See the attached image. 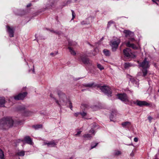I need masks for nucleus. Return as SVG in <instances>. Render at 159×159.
<instances>
[{
	"label": "nucleus",
	"mask_w": 159,
	"mask_h": 159,
	"mask_svg": "<svg viewBox=\"0 0 159 159\" xmlns=\"http://www.w3.org/2000/svg\"><path fill=\"white\" fill-rule=\"evenodd\" d=\"M81 132V131H77V133L75 134V136H79Z\"/></svg>",
	"instance_id": "obj_33"
},
{
	"label": "nucleus",
	"mask_w": 159,
	"mask_h": 159,
	"mask_svg": "<svg viewBox=\"0 0 159 159\" xmlns=\"http://www.w3.org/2000/svg\"><path fill=\"white\" fill-rule=\"evenodd\" d=\"M134 141L136 142H137L138 141V139L137 138H135L134 139Z\"/></svg>",
	"instance_id": "obj_38"
},
{
	"label": "nucleus",
	"mask_w": 159,
	"mask_h": 159,
	"mask_svg": "<svg viewBox=\"0 0 159 159\" xmlns=\"http://www.w3.org/2000/svg\"><path fill=\"white\" fill-rule=\"evenodd\" d=\"M148 120H149L150 122H151V120L152 119V117L149 116L148 117Z\"/></svg>",
	"instance_id": "obj_36"
},
{
	"label": "nucleus",
	"mask_w": 159,
	"mask_h": 159,
	"mask_svg": "<svg viewBox=\"0 0 159 159\" xmlns=\"http://www.w3.org/2000/svg\"><path fill=\"white\" fill-rule=\"evenodd\" d=\"M113 23V21L111 20L109 21L108 23L107 24V28H109L110 26Z\"/></svg>",
	"instance_id": "obj_32"
},
{
	"label": "nucleus",
	"mask_w": 159,
	"mask_h": 159,
	"mask_svg": "<svg viewBox=\"0 0 159 159\" xmlns=\"http://www.w3.org/2000/svg\"><path fill=\"white\" fill-rule=\"evenodd\" d=\"M17 154L19 156H23L25 155V152L23 151H19L17 152Z\"/></svg>",
	"instance_id": "obj_24"
},
{
	"label": "nucleus",
	"mask_w": 159,
	"mask_h": 159,
	"mask_svg": "<svg viewBox=\"0 0 159 159\" xmlns=\"http://www.w3.org/2000/svg\"><path fill=\"white\" fill-rule=\"evenodd\" d=\"M12 98H12V97H11V99H12Z\"/></svg>",
	"instance_id": "obj_46"
},
{
	"label": "nucleus",
	"mask_w": 159,
	"mask_h": 159,
	"mask_svg": "<svg viewBox=\"0 0 159 159\" xmlns=\"http://www.w3.org/2000/svg\"><path fill=\"white\" fill-rule=\"evenodd\" d=\"M158 92H159V89L158 90Z\"/></svg>",
	"instance_id": "obj_45"
},
{
	"label": "nucleus",
	"mask_w": 159,
	"mask_h": 159,
	"mask_svg": "<svg viewBox=\"0 0 159 159\" xmlns=\"http://www.w3.org/2000/svg\"><path fill=\"white\" fill-rule=\"evenodd\" d=\"M157 159V158H155V159Z\"/></svg>",
	"instance_id": "obj_51"
},
{
	"label": "nucleus",
	"mask_w": 159,
	"mask_h": 159,
	"mask_svg": "<svg viewBox=\"0 0 159 159\" xmlns=\"http://www.w3.org/2000/svg\"><path fill=\"white\" fill-rule=\"evenodd\" d=\"M59 0H49V4L51 6H52L54 4L56 3Z\"/></svg>",
	"instance_id": "obj_22"
},
{
	"label": "nucleus",
	"mask_w": 159,
	"mask_h": 159,
	"mask_svg": "<svg viewBox=\"0 0 159 159\" xmlns=\"http://www.w3.org/2000/svg\"><path fill=\"white\" fill-rule=\"evenodd\" d=\"M97 67L101 70L104 69V67L100 64H98Z\"/></svg>",
	"instance_id": "obj_31"
},
{
	"label": "nucleus",
	"mask_w": 159,
	"mask_h": 159,
	"mask_svg": "<svg viewBox=\"0 0 159 159\" xmlns=\"http://www.w3.org/2000/svg\"><path fill=\"white\" fill-rule=\"evenodd\" d=\"M131 81L135 86H138L139 84V80L137 79L132 78L131 79Z\"/></svg>",
	"instance_id": "obj_18"
},
{
	"label": "nucleus",
	"mask_w": 159,
	"mask_h": 159,
	"mask_svg": "<svg viewBox=\"0 0 159 159\" xmlns=\"http://www.w3.org/2000/svg\"><path fill=\"white\" fill-rule=\"evenodd\" d=\"M69 46H72L73 45V44L72 43V42H69Z\"/></svg>",
	"instance_id": "obj_40"
},
{
	"label": "nucleus",
	"mask_w": 159,
	"mask_h": 159,
	"mask_svg": "<svg viewBox=\"0 0 159 159\" xmlns=\"http://www.w3.org/2000/svg\"><path fill=\"white\" fill-rule=\"evenodd\" d=\"M97 49H96H96H95V50H96Z\"/></svg>",
	"instance_id": "obj_50"
},
{
	"label": "nucleus",
	"mask_w": 159,
	"mask_h": 159,
	"mask_svg": "<svg viewBox=\"0 0 159 159\" xmlns=\"http://www.w3.org/2000/svg\"><path fill=\"white\" fill-rule=\"evenodd\" d=\"M42 127V125H38L33 126V127L35 129H38L39 128H41Z\"/></svg>",
	"instance_id": "obj_26"
},
{
	"label": "nucleus",
	"mask_w": 159,
	"mask_h": 159,
	"mask_svg": "<svg viewBox=\"0 0 159 159\" xmlns=\"http://www.w3.org/2000/svg\"><path fill=\"white\" fill-rule=\"evenodd\" d=\"M84 90H82V91H84Z\"/></svg>",
	"instance_id": "obj_47"
},
{
	"label": "nucleus",
	"mask_w": 159,
	"mask_h": 159,
	"mask_svg": "<svg viewBox=\"0 0 159 159\" xmlns=\"http://www.w3.org/2000/svg\"><path fill=\"white\" fill-rule=\"evenodd\" d=\"M95 55V54H93V55Z\"/></svg>",
	"instance_id": "obj_49"
},
{
	"label": "nucleus",
	"mask_w": 159,
	"mask_h": 159,
	"mask_svg": "<svg viewBox=\"0 0 159 159\" xmlns=\"http://www.w3.org/2000/svg\"><path fill=\"white\" fill-rule=\"evenodd\" d=\"M103 52L106 56H109L110 55V51L107 49H104L103 50Z\"/></svg>",
	"instance_id": "obj_21"
},
{
	"label": "nucleus",
	"mask_w": 159,
	"mask_h": 159,
	"mask_svg": "<svg viewBox=\"0 0 159 159\" xmlns=\"http://www.w3.org/2000/svg\"><path fill=\"white\" fill-rule=\"evenodd\" d=\"M136 104L140 107H142L143 106H148L150 105V104L148 103L145 101H141L137 100L136 102Z\"/></svg>",
	"instance_id": "obj_14"
},
{
	"label": "nucleus",
	"mask_w": 159,
	"mask_h": 159,
	"mask_svg": "<svg viewBox=\"0 0 159 159\" xmlns=\"http://www.w3.org/2000/svg\"><path fill=\"white\" fill-rule=\"evenodd\" d=\"M13 121L11 118L7 117L0 120V129H7L13 126Z\"/></svg>",
	"instance_id": "obj_4"
},
{
	"label": "nucleus",
	"mask_w": 159,
	"mask_h": 159,
	"mask_svg": "<svg viewBox=\"0 0 159 159\" xmlns=\"http://www.w3.org/2000/svg\"><path fill=\"white\" fill-rule=\"evenodd\" d=\"M100 89L108 97H111L112 96L111 90L109 86H101L100 87Z\"/></svg>",
	"instance_id": "obj_5"
},
{
	"label": "nucleus",
	"mask_w": 159,
	"mask_h": 159,
	"mask_svg": "<svg viewBox=\"0 0 159 159\" xmlns=\"http://www.w3.org/2000/svg\"><path fill=\"white\" fill-rule=\"evenodd\" d=\"M78 60L79 61H82L85 64H91V61L86 57L85 55L81 54L80 57L78 58Z\"/></svg>",
	"instance_id": "obj_6"
},
{
	"label": "nucleus",
	"mask_w": 159,
	"mask_h": 159,
	"mask_svg": "<svg viewBox=\"0 0 159 159\" xmlns=\"http://www.w3.org/2000/svg\"><path fill=\"white\" fill-rule=\"evenodd\" d=\"M117 96L119 99L123 102H129L128 98L127 95L125 93H120L117 95Z\"/></svg>",
	"instance_id": "obj_8"
},
{
	"label": "nucleus",
	"mask_w": 159,
	"mask_h": 159,
	"mask_svg": "<svg viewBox=\"0 0 159 159\" xmlns=\"http://www.w3.org/2000/svg\"><path fill=\"white\" fill-rule=\"evenodd\" d=\"M4 155L2 150L0 149V159H5Z\"/></svg>",
	"instance_id": "obj_27"
},
{
	"label": "nucleus",
	"mask_w": 159,
	"mask_h": 159,
	"mask_svg": "<svg viewBox=\"0 0 159 159\" xmlns=\"http://www.w3.org/2000/svg\"><path fill=\"white\" fill-rule=\"evenodd\" d=\"M114 155L115 156H119L121 154V153L120 151H119L115 150L114 152Z\"/></svg>",
	"instance_id": "obj_28"
},
{
	"label": "nucleus",
	"mask_w": 159,
	"mask_h": 159,
	"mask_svg": "<svg viewBox=\"0 0 159 159\" xmlns=\"http://www.w3.org/2000/svg\"><path fill=\"white\" fill-rule=\"evenodd\" d=\"M50 31L51 32L53 33H55V34H58V35L61 34L62 33L61 31H54L53 30H50Z\"/></svg>",
	"instance_id": "obj_29"
},
{
	"label": "nucleus",
	"mask_w": 159,
	"mask_h": 159,
	"mask_svg": "<svg viewBox=\"0 0 159 159\" xmlns=\"http://www.w3.org/2000/svg\"><path fill=\"white\" fill-rule=\"evenodd\" d=\"M68 48L71 54L73 55H76V52L71 47H69Z\"/></svg>",
	"instance_id": "obj_23"
},
{
	"label": "nucleus",
	"mask_w": 159,
	"mask_h": 159,
	"mask_svg": "<svg viewBox=\"0 0 159 159\" xmlns=\"http://www.w3.org/2000/svg\"><path fill=\"white\" fill-rule=\"evenodd\" d=\"M57 94L59 97V100H57L54 95L51 93L50 97L55 101L56 103L60 107L61 106H66L69 107L72 110V103L69 99L68 98L66 95L63 93L61 91L57 92Z\"/></svg>",
	"instance_id": "obj_1"
},
{
	"label": "nucleus",
	"mask_w": 159,
	"mask_h": 159,
	"mask_svg": "<svg viewBox=\"0 0 159 159\" xmlns=\"http://www.w3.org/2000/svg\"><path fill=\"white\" fill-rule=\"evenodd\" d=\"M6 102L5 98L3 97H0V107H4L5 104Z\"/></svg>",
	"instance_id": "obj_15"
},
{
	"label": "nucleus",
	"mask_w": 159,
	"mask_h": 159,
	"mask_svg": "<svg viewBox=\"0 0 159 159\" xmlns=\"http://www.w3.org/2000/svg\"><path fill=\"white\" fill-rule=\"evenodd\" d=\"M80 114V112L75 113L74 114V116H77Z\"/></svg>",
	"instance_id": "obj_37"
},
{
	"label": "nucleus",
	"mask_w": 159,
	"mask_h": 159,
	"mask_svg": "<svg viewBox=\"0 0 159 159\" xmlns=\"http://www.w3.org/2000/svg\"><path fill=\"white\" fill-rule=\"evenodd\" d=\"M120 43V40L118 39H117L116 40H113L111 41L110 45L113 51H115L116 50Z\"/></svg>",
	"instance_id": "obj_7"
},
{
	"label": "nucleus",
	"mask_w": 159,
	"mask_h": 159,
	"mask_svg": "<svg viewBox=\"0 0 159 159\" xmlns=\"http://www.w3.org/2000/svg\"><path fill=\"white\" fill-rule=\"evenodd\" d=\"M82 24H84L83 23V22H82Z\"/></svg>",
	"instance_id": "obj_48"
},
{
	"label": "nucleus",
	"mask_w": 159,
	"mask_h": 159,
	"mask_svg": "<svg viewBox=\"0 0 159 159\" xmlns=\"http://www.w3.org/2000/svg\"><path fill=\"white\" fill-rule=\"evenodd\" d=\"M27 94V93L26 92L20 93L15 96L14 98L16 100H22L26 96Z\"/></svg>",
	"instance_id": "obj_11"
},
{
	"label": "nucleus",
	"mask_w": 159,
	"mask_h": 159,
	"mask_svg": "<svg viewBox=\"0 0 159 159\" xmlns=\"http://www.w3.org/2000/svg\"><path fill=\"white\" fill-rule=\"evenodd\" d=\"M54 53H50V55L51 56H54Z\"/></svg>",
	"instance_id": "obj_42"
},
{
	"label": "nucleus",
	"mask_w": 159,
	"mask_h": 159,
	"mask_svg": "<svg viewBox=\"0 0 159 159\" xmlns=\"http://www.w3.org/2000/svg\"><path fill=\"white\" fill-rule=\"evenodd\" d=\"M80 114L81 115L82 117L83 118H85V117L87 115L86 113L84 112H80Z\"/></svg>",
	"instance_id": "obj_30"
},
{
	"label": "nucleus",
	"mask_w": 159,
	"mask_h": 159,
	"mask_svg": "<svg viewBox=\"0 0 159 159\" xmlns=\"http://www.w3.org/2000/svg\"><path fill=\"white\" fill-rule=\"evenodd\" d=\"M31 6V4L29 3L27 5V7H30Z\"/></svg>",
	"instance_id": "obj_41"
},
{
	"label": "nucleus",
	"mask_w": 159,
	"mask_h": 159,
	"mask_svg": "<svg viewBox=\"0 0 159 159\" xmlns=\"http://www.w3.org/2000/svg\"><path fill=\"white\" fill-rule=\"evenodd\" d=\"M98 143H96L95 145H93V144H92L91 146V149H93L95 147L98 145Z\"/></svg>",
	"instance_id": "obj_35"
},
{
	"label": "nucleus",
	"mask_w": 159,
	"mask_h": 159,
	"mask_svg": "<svg viewBox=\"0 0 159 159\" xmlns=\"http://www.w3.org/2000/svg\"><path fill=\"white\" fill-rule=\"evenodd\" d=\"M139 66L142 68V69L141 70L143 73V75L141 74V72L138 73V75H142L143 77L145 76L148 73V69L150 67L149 62L147 60V58H145L144 60L141 62L139 63Z\"/></svg>",
	"instance_id": "obj_3"
},
{
	"label": "nucleus",
	"mask_w": 159,
	"mask_h": 159,
	"mask_svg": "<svg viewBox=\"0 0 159 159\" xmlns=\"http://www.w3.org/2000/svg\"><path fill=\"white\" fill-rule=\"evenodd\" d=\"M24 141L30 145H32L33 143L32 140L29 136H27L25 137Z\"/></svg>",
	"instance_id": "obj_16"
},
{
	"label": "nucleus",
	"mask_w": 159,
	"mask_h": 159,
	"mask_svg": "<svg viewBox=\"0 0 159 159\" xmlns=\"http://www.w3.org/2000/svg\"><path fill=\"white\" fill-rule=\"evenodd\" d=\"M123 53L125 56L127 57H131L133 55V53L130 48H127L123 50Z\"/></svg>",
	"instance_id": "obj_10"
},
{
	"label": "nucleus",
	"mask_w": 159,
	"mask_h": 159,
	"mask_svg": "<svg viewBox=\"0 0 159 159\" xmlns=\"http://www.w3.org/2000/svg\"><path fill=\"white\" fill-rule=\"evenodd\" d=\"M123 32L125 34L126 37L129 39V41L125 43L126 46L134 49H137V47L134 44L130 43V42H134L135 41L134 32L128 30H124Z\"/></svg>",
	"instance_id": "obj_2"
},
{
	"label": "nucleus",
	"mask_w": 159,
	"mask_h": 159,
	"mask_svg": "<svg viewBox=\"0 0 159 159\" xmlns=\"http://www.w3.org/2000/svg\"><path fill=\"white\" fill-rule=\"evenodd\" d=\"M56 145L54 140H52L50 142L47 141L44 142L43 143V145H47L48 147H54Z\"/></svg>",
	"instance_id": "obj_12"
},
{
	"label": "nucleus",
	"mask_w": 159,
	"mask_h": 159,
	"mask_svg": "<svg viewBox=\"0 0 159 159\" xmlns=\"http://www.w3.org/2000/svg\"><path fill=\"white\" fill-rule=\"evenodd\" d=\"M33 73H34V69H33Z\"/></svg>",
	"instance_id": "obj_44"
},
{
	"label": "nucleus",
	"mask_w": 159,
	"mask_h": 159,
	"mask_svg": "<svg viewBox=\"0 0 159 159\" xmlns=\"http://www.w3.org/2000/svg\"><path fill=\"white\" fill-rule=\"evenodd\" d=\"M71 11H72V19H73L75 18V13L74 11H73L71 10Z\"/></svg>",
	"instance_id": "obj_34"
},
{
	"label": "nucleus",
	"mask_w": 159,
	"mask_h": 159,
	"mask_svg": "<svg viewBox=\"0 0 159 159\" xmlns=\"http://www.w3.org/2000/svg\"><path fill=\"white\" fill-rule=\"evenodd\" d=\"M130 155L131 156H133V153H131V154H130Z\"/></svg>",
	"instance_id": "obj_43"
},
{
	"label": "nucleus",
	"mask_w": 159,
	"mask_h": 159,
	"mask_svg": "<svg viewBox=\"0 0 159 159\" xmlns=\"http://www.w3.org/2000/svg\"><path fill=\"white\" fill-rule=\"evenodd\" d=\"M118 114V113L116 111L112 112L110 116V120L111 121H114V120L112 119L115 118Z\"/></svg>",
	"instance_id": "obj_17"
},
{
	"label": "nucleus",
	"mask_w": 159,
	"mask_h": 159,
	"mask_svg": "<svg viewBox=\"0 0 159 159\" xmlns=\"http://www.w3.org/2000/svg\"><path fill=\"white\" fill-rule=\"evenodd\" d=\"M91 134H85L83 135V137L87 139H89L92 137L94 135L95 132L94 129H92L89 132Z\"/></svg>",
	"instance_id": "obj_9"
},
{
	"label": "nucleus",
	"mask_w": 159,
	"mask_h": 159,
	"mask_svg": "<svg viewBox=\"0 0 159 159\" xmlns=\"http://www.w3.org/2000/svg\"><path fill=\"white\" fill-rule=\"evenodd\" d=\"M132 65L129 62L125 63L124 64V67L126 69L128 68L129 67L131 66Z\"/></svg>",
	"instance_id": "obj_25"
},
{
	"label": "nucleus",
	"mask_w": 159,
	"mask_h": 159,
	"mask_svg": "<svg viewBox=\"0 0 159 159\" xmlns=\"http://www.w3.org/2000/svg\"><path fill=\"white\" fill-rule=\"evenodd\" d=\"M97 85L95 84L94 83H92L84 84V86L86 87H93L96 86Z\"/></svg>",
	"instance_id": "obj_19"
},
{
	"label": "nucleus",
	"mask_w": 159,
	"mask_h": 159,
	"mask_svg": "<svg viewBox=\"0 0 159 159\" xmlns=\"http://www.w3.org/2000/svg\"><path fill=\"white\" fill-rule=\"evenodd\" d=\"M153 2H155L157 5H158V4L156 2L157 1H158V0H152Z\"/></svg>",
	"instance_id": "obj_39"
},
{
	"label": "nucleus",
	"mask_w": 159,
	"mask_h": 159,
	"mask_svg": "<svg viewBox=\"0 0 159 159\" xmlns=\"http://www.w3.org/2000/svg\"><path fill=\"white\" fill-rule=\"evenodd\" d=\"M7 31L8 33L9 36L12 37L14 36V30L13 27L6 26Z\"/></svg>",
	"instance_id": "obj_13"
},
{
	"label": "nucleus",
	"mask_w": 159,
	"mask_h": 159,
	"mask_svg": "<svg viewBox=\"0 0 159 159\" xmlns=\"http://www.w3.org/2000/svg\"><path fill=\"white\" fill-rule=\"evenodd\" d=\"M131 123L129 122L126 121L122 123V125L124 127H128L130 125Z\"/></svg>",
	"instance_id": "obj_20"
}]
</instances>
